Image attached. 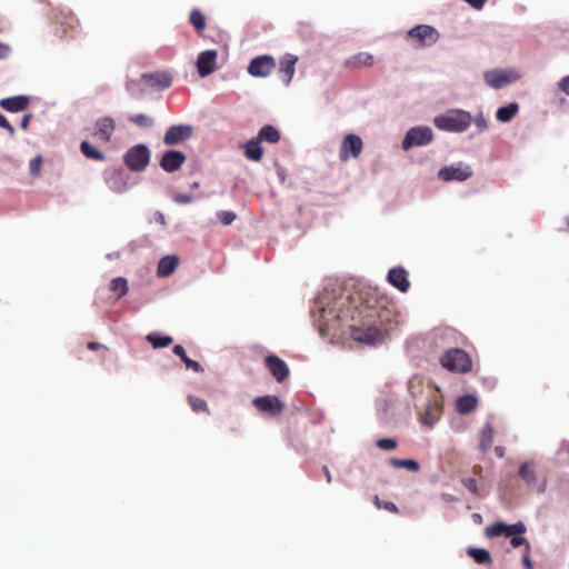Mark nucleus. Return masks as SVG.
I'll list each match as a JSON object with an SVG mask.
<instances>
[{
    "label": "nucleus",
    "instance_id": "f257e3e1",
    "mask_svg": "<svg viewBox=\"0 0 569 569\" xmlns=\"http://www.w3.org/2000/svg\"><path fill=\"white\" fill-rule=\"evenodd\" d=\"M386 298H378L375 289L360 290L339 297L335 306L320 305V330L322 335L338 336L348 326L351 338L361 343L376 345L383 340L389 328L390 310Z\"/></svg>",
    "mask_w": 569,
    "mask_h": 569
},
{
    "label": "nucleus",
    "instance_id": "f03ea898",
    "mask_svg": "<svg viewBox=\"0 0 569 569\" xmlns=\"http://www.w3.org/2000/svg\"><path fill=\"white\" fill-rule=\"evenodd\" d=\"M472 122L469 112L463 110H452L446 114L435 118V126L443 131L463 132Z\"/></svg>",
    "mask_w": 569,
    "mask_h": 569
},
{
    "label": "nucleus",
    "instance_id": "7ed1b4c3",
    "mask_svg": "<svg viewBox=\"0 0 569 569\" xmlns=\"http://www.w3.org/2000/svg\"><path fill=\"white\" fill-rule=\"evenodd\" d=\"M443 368L449 371L468 372L472 368L470 356L462 349H451L440 358Z\"/></svg>",
    "mask_w": 569,
    "mask_h": 569
},
{
    "label": "nucleus",
    "instance_id": "20e7f679",
    "mask_svg": "<svg viewBox=\"0 0 569 569\" xmlns=\"http://www.w3.org/2000/svg\"><path fill=\"white\" fill-rule=\"evenodd\" d=\"M407 37L411 39L416 48L431 47L439 38V31L429 24H418L407 32Z\"/></svg>",
    "mask_w": 569,
    "mask_h": 569
},
{
    "label": "nucleus",
    "instance_id": "39448f33",
    "mask_svg": "<svg viewBox=\"0 0 569 569\" xmlns=\"http://www.w3.org/2000/svg\"><path fill=\"white\" fill-rule=\"evenodd\" d=\"M123 161L130 170L142 171L150 161V151L144 144H137L124 153Z\"/></svg>",
    "mask_w": 569,
    "mask_h": 569
},
{
    "label": "nucleus",
    "instance_id": "423d86ee",
    "mask_svg": "<svg viewBox=\"0 0 569 569\" xmlns=\"http://www.w3.org/2000/svg\"><path fill=\"white\" fill-rule=\"evenodd\" d=\"M363 142L357 134H347L340 144L339 158L341 161H348L350 158H358L361 154Z\"/></svg>",
    "mask_w": 569,
    "mask_h": 569
},
{
    "label": "nucleus",
    "instance_id": "0eeeda50",
    "mask_svg": "<svg viewBox=\"0 0 569 569\" xmlns=\"http://www.w3.org/2000/svg\"><path fill=\"white\" fill-rule=\"evenodd\" d=\"M438 178L442 181H465L472 176L470 166L459 162L443 167L438 171Z\"/></svg>",
    "mask_w": 569,
    "mask_h": 569
},
{
    "label": "nucleus",
    "instance_id": "6e6552de",
    "mask_svg": "<svg viewBox=\"0 0 569 569\" xmlns=\"http://www.w3.org/2000/svg\"><path fill=\"white\" fill-rule=\"evenodd\" d=\"M432 131L428 127L411 128L402 140L403 150H409L413 146H425L431 142Z\"/></svg>",
    "mask_w": 569,
    "mask_h": 569
},
{
    "label": "nucleus",
    "instance_id": "1a4fd4ad",
    "mask_svg": "<svg viewBox=\"0 0 569 569\" xmlns=\"http://www.w3.org/2000/svg\"><path fill=\"white\" fill-rule=\"evenodd\" d=\"M527 530L523 522L519 521L513 525H506L503 522H495L491 526L486 527L485 533L489 538L505 536L510 537L513 535L525 533Z\"/></svg>",
    "mask_w": 569,
    "mask_h": 569
},
{
    "label": "nucleus",
    "instance_id": "9d476101",
    "mask_svg": "<svg viewBox=\"0 0 569 569\" xmlns=\"http://www.w3.org/2000/svg\"><path fill=\"white\" fill-rule=\"evenodd\" d=\"M192 136V127L189 124L171 126L164 133L163 143L174 146L182 143Z\"/></svg>",
    "mask_w": 569,
    "mask_h": 569
},
{
    "label": "nucleus",
    "instance_id": "9b49d317",
    "mask_svg": "<svg viewBox=\"0 0 569 569\" xmlns=\"http://www.w3.org/2000/svg\"><path fill=\"white\" fill-rule=\"evenodd\" d=\"M114 130V119L111 117H101L94 122L92 136L103 143H109Z\"/></svg>",
    "mask_w": 569,
    "mask_h": 569
},
{
    "label": "nucleus",
    "instance_id": "f8f14e48",
    "mask_svg": "<svg viewBox=\"0 0 569 569\" xmlns=\"http://www.w3.org/2000/svg\"><path fill=\"white\" fill-rule=\"evenodd\" d=\"M276 68V61L270 56H260L251 60L248 72L253 77H267Z\"/></svg>",
    "mask_w": 569,
    "mask_h": 569
},
{
    "label": "nucleus",
    "instance_id": "ddd939ff",
    "mask_svg": "<svg viewBox=\"0 0 569 569\" xmlns=\"http://www.w3.org/2000/svg\"><path fill=\"white\" fill-rule=\"evenodd\" d=\"M252 403L259 411L270 413L271 416H278L284 408V405L276 396L257 397Z\"/></svg>",
    "mask_w": 569,
    "mask_h": 569
},
{
    "label": "nucleus",
    "instance_id": "4468645a",
    "mask_svg": "<svg viewBox=\"0 0 569 569\" xmlns=\"http://www.w3.org/2000/svg\"><path fill=\"white\" fill-rule=\"evenodd\" d=\"M267 369L278 382H283L289 377L288 365L278 356L269 355L264 359Z\"/></svg>",
    "mask_w": 569,
    "mask_h": 569
},
{
    "label": "nucleus",
    "instance_id": "2eb2a0df",
    "mask_svg": "<svg viewBox=\"0 0 569 569\" xmlns=\"http://www.w3.org/2000/svg\"><path fill=\"white\" fill-rule=\"evenodd\" d=\"M141 82L144 87L163 90L171 86L172 77L167 72H150L141 76Z\"/></svg>",
    "mask_w": 569,
    "mask_h": 569
},
{
    "label": "nucleus",
    "instance_id": "dca6fc26",
    "mask_svg": "<svg viewBox=\"0 0 569 569\" xmlns=\"http://www.w3.org/2000/svg\"><path fill=\"white\" fill-rule=\"evenodd\" d=\"M184 161L186 156L183 152L178 150H169L163 153L160 160V166L167 172H174L181 168Z\"/></svg>",
    "mask_w": 569,
    "mask_h": 569
},
{
    "label": "nucleus",
    "instance_id": "f3484780",
    "mask_svg": "<svg viewBox=\"0 0 569 569\" xmlns=\"http://www.w3.org/2000/svg\"><path fill=\"white\" fill-rule=\"evenodd\" d=\"M217 51L206 50L198 56L197 67L201 77H207L216 69Z\"/></svg>",
    "mask_w": 569,
    "mask_h": 569
},
{
    "label": "nucleus",
    "instance_id": "a211bd4d",
    "mask_svg": "<svg viewBox=\"0 0 569 569\" xmlns=\"http://www.w3.org/2000/svg\"><path fill=\"white\" fill-rule=\"evenodd\" d=\"M30 99L27 96H13L0 100V107L8 112H20L28 109Z\"/></svg>",
    "mask_w": 569,
    "mask_h": 569
},
{
    "label": "nucleus",
    "instance_id": "6ab92c4d",
    "mask_svg": "<svg viewBox=\"0 0 569 569\" xmlns=\"http://www.w3.org/2000/svg\"><path fill=\"white\" fill-rule=\"evenodd\" d=\"M297 61H298V58L292 54H286L280 60L279 76L286 86H288L292 80V77L296 71Z\"/></svg>",
    "mask_w": 569,
    "mask_h": 569
},
{
    "label": "nucleus",
    "instance_id": "aec40b11",
    "mask_svg": "<svg viewBox=\"0 0 569 569\" xmlns=\"http://www.w3.org/2000/svg\"><path fill=\"white\" fill-rule=\"evenodd\" d=\"M388 281L395 287L397 288L398 290H400L401 292H407L409 287H410V282L408 280V273L407 271L401 268V267H398V268H392L389 273H388Z\"/></svg>",
    "mask_w": 569,
    "mask_h": 569
},
{
    "label": "nucleus",
    "instance_id": "412c9836",
    "mask_svg": "<svg viewBox=\"0 0 569 569\" xmlns=\"http://www.w3.org/2000/svg\"><path fill=\"white\" fill-rule=\"evenodd\" d=\"M244 156L251 161H260L263 157V149L261 142L254 137L250 139L244 146Z\"/></svg>",
    "mask_w": 569,
    "mask_h": 569
},
{
    "label": "nucleus",
    "instance_id": "4be33fe9",
    "mask_svg": "<svg viewBox=\"0 0 569 569\" xmlns=\"http://www.w3.org/2000/svg\"><path fill=\"white\" fill-rule=\"evenodd\" d=\"M179 260L176 256H166L160 259L157 268V274L159 277L170 276L178 267Z\"/></svg>",
    "mask_w": 569,
    "mask_h": 569
},
{
    "label": "nucleus",
    "instance_id": "5701e85b",
    "mask_svg": "<svg viewBox=\"0 0 569 569\" xmlns=\"http://www.w3.org/2000/svg\"><path fill=\"white\" fill-rule=\"evenodd\" d=\"M477 405L478 400L472 395L461 396L456 401L457 411L461 415L470 413L472 410L476 409Z\"/></svg>",
    "mask_w": 569,
    "mask_h": 569
},
{
    "label": "nucleus",
    "instance_id": "b1692460",
    "mask_svg": "<svg viewBox=\"0 0 569 569\" xmlns=\"http://www.w3.org/2000/svg\"><path fill=\"white\" fill-rule=\"evenodd\" d=\"M519 476L528 486H535L537 483L535 462L528 461L521 463L519 468Z\"/></svg>",
    "mask_w": 569,
    "mask_h": 569
},
{
    "label": "nucleus",
    "instance_id": "393cba45",
    "mask_svg": "<svg viewBox=\"0 0 569 569\" xmlns=\"http://www.w3.org/2000/svg\"><path fill=\"white\" fill-rule=\"evenodd\" d=\"M486 82L495 88L499 89L506 86L509 82V78L505 72L501 71H489L485 74Z\"/></svg>",
    "mask_w": 569,
    "mask_h": 569
},
{
    "label": "nucleus",
    "instance_id": "a878e982",
    "mask_svg": "<svg viewBox=\"0 0 569 569\" xmlns=\"http://www.w3.org/2000/svg\"><path fill=\"white\" fill-rule=\"evenodd\" d=\"M260 142L277 143L280 140V132L271 124H267L260 129L256 137Z\"/></svg>",
    "mask_w": 569,
    "mask_h": 569
},
{
    "label": "nucleus",
    "instance_id": "bb28decb",
    "mask_svg": "<svg viewBox=\"0 0 569 569\" xmlns=\"http://www.w3.org/2000/svg\"><path fill=\"white\" fill-rule=\"evenodd\" d=\"M173 353L177 355L178 357H180V359L183 361V363L186 365V367L188 369H191L193 370L194 372H202L203 371V368L202 366L196 361V360H192L190 359L187 353H186V350L182 346L180 345H176L172 349Z\"/></svg>",
    "mask_w": 569,
    "mask_h": 569
},
{
    "label": "nucleus",
    "instance_id": "cd10ccee",
    "mask_svg": "<svg viewBox=\"0 0 569 569\" xmlns=\"http://www.w3.org/2000/svg\"><path fill=\"white\" fill-rule=\"evenodd\" d=\"M518 111L519 104L517 102H511L505 107L499 108L497 110L496 117L500 122H509L516 117Z\"/></svg>",
    "mask_w": 569,
    "mask_h": 569
},
{
    "label": "nucleus",
    "instance_id": "c85d7f7f",
    "mask_svg": "<svg viewBox=\"0 0 569 569\" xmlns=\"http://www.w3.org/2000/svg\"><path fill=\"white\" fill-rule=\"evenodd\" d=\"M493 442V428L491 423H486V426L480 431V441L479 448L481 451H488Z\"/></svg>",
    "mask_w": 569,
    "mask_h": 569
},
{
    "label": "nucleus",
    "instance_id": "c756f323",
    "mask_svg": "<svg viewBox=\"0 0 569 569\" xmlns=\"http://www.w3.org/2000/svg\"><path fill=\"white\" fill-rule=\"evenodd\" d=\"M467 555L479 565H491L492 558L490 552L483 548H468Z\"/></svg>",
    "mask_w": 569,
    "mask_h": 569
},
{
    "label": "nucleus",
    "instance_id": "7c9ffc66",
    "mask_svg": "<svg viewBox=\"0 0 569 569\" xmlns=\"http://www.w3.org/2000/svg\"><path fill=\"white\" fill-rule=\"evenodd\" d=\"M80 151L88 159L96 160V161H104L106 160L104 153L102 151L93 148L88 140H84L80 143Z\"/></svg>",
    "mask_w": 569,
    "mask_h": 569
},
{
    "label": "nucleus",
    "instance_id": "2f4dec72",
    "mask_svg": "<svg viewBox=\"0 0 569 569\" xmlns=\"http://www.w3.org/2000/svg\"><path fill=\"white\" fill-rule=\"evenodd\" d=\"M373 64V56L368 52H359L358 54L351 57L347 61V67L349 68H358L360 66H372Z\"/></svg>",
    "mask_w": 569,
    "mask_h": 569
},
{
    "label": "nucleus",
    "instance_id": "473e14b6",
    "mask_svg": "<svg viewBox=\"0 0 569 569\" xmlns=\"http://www.w3.org/2000/svg\"><path fill=\"white\" fill-rule=\"evenodd\" d=\"M147 340L154 349L169 347L173 342L172 337L160 336L158 332H150L147 336Z\"/></svg>",
    "mask_w": 569,
    "mask_h": 569
},
{
    "label": "nucleus",
    "instance_id": "72a5a7b5",
    "mask_svg": "<svg viewBox=\"0 0 569 569\" xmlns=\"http://www.w3.org/2000/svg\"><path fill=\"white\" fill-rule=\"evenodd\" d=\"M389 462L396 469L405 468L411 472H418L420 470V465L412 459L391 458Z\"/></svg>",
    "mask_w": 569,
    "mask_h": 569
},
{
    "label": "nucleus",
    "instance_id": "f704fd0d",
    "mask_svg": "<svg viewBox=\"0 0 569 569\" xmlns=\"http://www.w3.org/2000/svg\"><path fill=\"white\" fill-rule=\"evenodd\" d=\"M189 21L198 33L206 28V17L199 9H193L190 12Z\"/></svg>",
    "mask_w": 569,
    "mask_h": 569
},
{
    "label": "nucleus",
    "instance_id": "c9c22d12",
    "mask_svg": "<svg viewBox=\"0 0 569 569\" xmlns=\"http://www.w3.org/2000/svg\"><path fill=\"white\" fill-rule=\"evenodd\" d=\"M110 290L117 292V299L122 298L129 290L127 279L123 277L114 278L110 282Z\"/></svg>",
    "mask_w": 569,
    "mask_h": 569
},
{
    "label": "nucleus",
    "instance_id": "e433bc0d",
    "mask_svg": "<svg viewBox=\"0 0 569 569\" xmlns=\"http://www.w3.org/2000/svg\"><path fill=\"white\" fill-rule=\"evenodd\" d=\"M188 403L194 412L210 413L207 402L201 398L189 396Z\"/></svg>",
    "mask_w": 569,
    "mask_h": 569
},
{
    "label": "nucleus",
    "instance_id": "4c0bfd02",
    "mask_svg": "<svg viewBox=\"0 0 569 569\" xmlns=\"http://www.w3.org/2000/svg\"><path fill=\"white\" fill-rule=\"evenodd\" d=\"M129 121L134 123L136 126L140 128H150L154 124V121L151 117L139 113V114H132L129 117Z\"/></svg>",
    "mask_w": 569,
    "mask_h": 569
},
{
    "label": "nucleus",
    "instance_id": "58836bf2",
    "mask_svg": "<svg viewBox=\"0 0 569 569\" xmlns=\"http://www.w3.org/2000/svg\"><path fill=\"white\" fill-rule=\"evenodd\" d=\"M373 502L378 509H385L392 513H398L399 509L392 501H382L378 496H375Z\"/></svg>",
    "mask_w": 569,
    "mask_h": 569
},
{
    "label": "nucleus",
    "instance_id": "ea45409f",
    "mask_svg": "<svg viewBox=\"0 0 569 569\" xmlns=\"http://www.w3.org/2000/svg\"><path fill=\"white\" fill-rule=\"evenodd\" d=\"M376 445L378 448H380L382 450H387V451H390V450H393L397 448V441L391 438H381V439L377 440Z\"/></svg>",
    "mask_w": 569,
    "mask_h": 569
},
{
    "label": "nucleus",
    "instance_id": "a19ab883",
    "mask_svg": "<svg viewBox=\"0 0 569 569\" xmlns=\"http://www.w3.org/2000/svg\"><path fill=\"white\" fill-rule=\"evenodd\" d=\"M41 166H42L41 156H37L36 158H33L29 163V170H30L31 176L38 177L41 171Z\"/></svg>",
    "mask_w": 569,
    "mask_h": 569
},
{
    "label": "nucleus",
    "instance_id": "79ce46f5",
    "mask_svg": "<svg viewBox=\"0 0 569 569\" xmlns=\"http://www.w3.org/2000/svg\"><path fill=\"white\" fill-rule=\"evenodd\" d=\"M112 189L117 192H122L126 189V183L122 180V176L117 173L112 177Z\"/></svg>",
    "mask_w": 569,
    "mask_h": 569
},
{
    "label": "nucleus",
    "instance_id": "37998d69",
    "mask_svg": "<svg viewBox=\"0 0 569 569\" xmlns=\"http://www.w3.org/2000/svg\"><path fill=\"white\" fill-rule=\"evenodd\" d=\"M462 485L473 495H478V485L476 478H463Z\"/></svg>",
    "mask_w": 569,
    "mask_h": 569
},
{
    "label": "nucleus",
    "instance_id": "c03bdc74",
    "mask_svg": "<svg viewBox=\"0 0 569 569\" xmlns=\"http://www.w3.org/2000/svg\"><path fill=\"white\" fill-rule=\"evenodd\" d=\"M0 128L7 130L8 134L10 137H13L16 133V130L13 126L7 120V118L0 113Z\"/></svg>",
    "mask_w": 569,
    "mask_h": 569
},
{
    "label": "nucleus",
    "instance_id": "a18cd8bd",
    "mask_svg": "<svg viewBox=\"0 0 569 569\" xmlns=\"http://www.w3.org/2000/svg\"><path fill=\"white\" fill-rule=\"evenodd\" d=\"M522 565L526 569H533V565L530 559V545L529 543H526L525 553L522 556Z\"/></svg>",
    "mask_w": 569,
    "mask_h": 569
},
{
    "label": "nucleus",
    "instance_id": "49530a36",
    "mask_svg": "<svg viewBox=\"0 0 569 569\" xmlns=\"http://www.w3.org/2000/svg\"><path fill=\"white\" fill-rule=\"evenodd\" d=\"M219 218L223 224L229 226L236 219V214L231 211H222L219 213Z\"/></svg>",
    "mask_w": 569,
    "mask_h": 569
},
{
    "label": "nucleus",
    "instance_id": "de8ad7c7",
    "mask_svg": "<svg viewBox=\"0 0 569 569\" xmlns=\"http://www.w3.org/2000/svg\"><path fill=\"white\" fill-rule=\"evenodd\" d=\"M475 124H476V127L478 128L479 131H485V130L488 129V122H487L486 118L482 114L478 116L475 119Z\"/></svg>",
    "mask_w": 569,
    "mask_h": 569
},
{
    "label": "nucleus",
    "instance_id": "09e8293b",
    "mask_svg": "<svg viewBox=\"0 0 569 569\" xmlns=\"http://www.w3.org/2000/svg\"><path fill=\"white\" fill-rule=\"evenodd\" d=\"M173 200L177 202V203H189L192 201V197L190 194H186V193H177L174 194L173 197Z\"/></svg>",
    "mask_w": 569,
    "mask_h": 569
},
{
    "label": "nucleus",
    "instance_id": "8fccbe9b",
    "mask_svg": "<svg viewBox=\"0 0 569 569\" xmlns=\"http://www.w3.org/2000/svg\"><path fill=\"white\" fill-rule=\"evenodd\" d=\"M510 537H511L510 543L515 548L520 547V546H525L526 547V543H529L525 538L518 537L517 535H513V536H510Z\"/></svg>",
    "mask_w": 569,
    "mask_h": 569
},
{
    "label": "nucleus",
    "instance_id": "3c124183",
    "mask_svg": "<svg viewBox=\"0 0 569 569\" xmlns=\"http://www.w3.org/2000/svg\"><path fill=\"white\" fill-rule=\"evenodd\" d=\"M11 52L9 44L0 42V60L7 59Z\"/></svg>",
    "mask_w": 569,
    "mask_h": 569
},
{
    "label": "nucleus",
    "instance_id": "603ef678",
    "mask_svg": "<svg viewBox=\"0 0 569 569\" xmlns=\"http://www.w3.org/2000/svg\"><path fill=\"white\" fill-rule=\"evenodd\" d=\"M558 87L559 89L565 92L567 96H569V76L567 77H563L559 83H558Z\"/></svg>",
    "mask_w": 569,
    "mask_h": 569
},
{
    "label": "nucleus",
    "instance_id": "864d4df0",
    "mask_svg": "<svg viewBox=\"0 0 569 569\" xmlns=\"http://www.w3.org/2000/svg\"><path fill=\"white\" fill-rule=\"evenodd\" d=\"M31 119H32V114L31 113H27V114H24L21 118L20 127H21L22 130H27L28 129Z\"/></svg>",
    "mask_w": 569,
    "mask_h": 569
},
{
    "label": "nucleus",
    "instance_id": "5fc2aeb1",
    "mask_svg": "<svg viewBox=\"0 0 569 569\" xmlns=\"http://www.w3.org/2000/svg\"><path fill=\"white\" fill-rule=\"evenodd\" d=\"M156 221L159 222L160 224L164 226L166 224V219H164V216L163 213L161 212H156Z\"/></svg>",
    "mask_w": 569,
    "mask_h": 569
},
{
    "label": "nucleus",
    "instance_id": "6e6d98bb",
    "mask_svg": "<svg viewBox=\"0 0 569 569\" xmlns=\"http://www.w3.org/2000/svg\"><path fill=\"white\" fill-rule=\"evenodd\" d=\"M87 348L89 350H98V349L102 348V346L98 342H88Z\"/></svg>",
    "mask_w": 569,
    "mask_h": 569
},
{
    "label": "nucleus",
    "instance_id": "4d7b16f0",
    "mask_svg": "<svg viewBox=\"0 0 569 569\" xmlns=\"http://www.w3.org/2000/svg\"><path fill=\"white\" fill-rule=\"evenodd\" d=\"M322 471H323V473H325V477H326L327 482H328V483H330V482H331V473H330V471H329L328 467H326V466H325V467L322 468Z\"/></svg>",
    "mask_w": 569,
    "mask_h": 569
},
{
    "label": "nucleus",
    "instance_id": "13d9d810",
    "mask_svg": "<svg viewBox=\"0 0 569 569\" xmlns=\"http://www.w3.org/2000/svg\"><path fill=\"white\" fill-rule=\"evenodd\" d=\"M70 20H71L70 28H71L72 30H74V29L78 27V24H79V23H78V21H77L76 19H73V18H70Z\"/></svg>",
    "mask_w": 569,
    "mask_h": 569
},
{
    "label": "nucleus",
    "instance_id": "bf43d9fd",
    "mask_svg": "<svg viewBox=\"0 0 569 569\" xmlns=\"http://www.w3.org/2000/svg\"><path fill=\"white\" fill-rule=\"evenodd\" d=\"M496 453H497L499 457H502L503 451H502V449H501L500 447H497V448H496Z\"/></svg>",
    "mask_w": 569,
    "mask_h": 569
},
{
    "label": "nucleus",
    "instance_id": "052dcab7",
    "mask_svg": "<svg viewBox=\"0 0 569 569\" xmlns=\"http://www.w3.org/2000/svg\"><path fill=\"white\" fill-rule=\"evenodd\" d=\"M192 187H193V188H198V187H199V182H193V183H192Z\"/></svg>",
    "mask_w": 569,
    "mask_h": 569
},
{
    "label": "nucleus",
    "instance_id": "680f3d73",
    "mask_svg": "<svg viewBox=\"0 0 569 569\" xmlns=\"http://www.w3.org/2000/svg\"><path fill=\"white\" fill-rule=\"evenodd\" d=\"M568 453H569V446H568Z\"/></svg>",
    "mask_w": 569,
    "mask_h": 569
}]
</instances>
